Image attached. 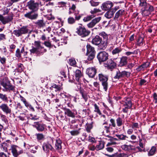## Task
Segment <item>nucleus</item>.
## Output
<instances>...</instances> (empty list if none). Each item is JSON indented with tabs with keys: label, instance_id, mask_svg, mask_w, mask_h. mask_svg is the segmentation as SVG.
Listing matches in <instances>:
<instances>
[{
	"label": "nucleus",
	"instance_id": "59",
	"mask_svg": "<svg viewBox=\"0 0 157 157\" xmlns=\"http://www.w3.org/2000/svg\"><path fill=\"white\" fill-rule=\"evenodd\" d=\"M70 64L71 66H74L76 64V62L73 58H72L69 59Z\"/></svg>",
	"mask_w": 157,
	"mask_h": 157
},
{
	"label": "nucleus",
	"instance_id": "64",
	"mask_svg": "<svg viewBox=\"0 0 157 157\" xmlns=\"http://www.w3.org/2000/svg\"><path fill=\"white\" fill-rule=\"evenodd\" d=\"M21 53L20 49L17 48L16 51V56L17 57L20 58L21 57Z\"/></svg>",
	"mask_w": 157,
	"mask_h": 157
},
{
	"label": "nucleus",
	"instance_id": "51",
	"mask_svg": "<svg viewBox=\"0 0 157 157\" xmlns=\"http://www.w3.org/2000/svg\"><path fill=\"white\" fill-rule=\"evenodd\" d=\"M139 125L138 123L133 122L131 125V128L132 129L136 130V128H139Z\"/></svg>",
	"mask_w": 157,
	"mask_h": 157
},
{
	"label": "nucleus",
	"instance_id": "5",
	"mask_svg": "<svg viewBox=\"0 0 157 157\" xmlns=\"http://www.w3.org/2000/svg\"><path fill=\"white\" fill-rule=\"evenodd\" d=\"M154 10L153 6L148 3L143 8H141V13L144 16H148L154 11Z\"/></svg>",
	"mask_w": 157,
	"mask_h": 157
},
{
	"label": "nucleus",
	"instance_id": "24",
	"mask_svg": "<svg viewBox=\"0 0 157 157\" xmlns=\"http://www.w3.org/2000/svg\"><path fill=\"white\" fill-rule=\"evenodd\" d=\"M115 136L118 138V140H128L129 142H130L132 143L133 142V141L129 140H128L129 139V138L126 135H124L123 134H116Z\"/></svg>",
	"mask_w": 157,
	"mask_h": 157
},
{
	"label": "nucleus",
	"instance_id": "52",
	"mask_svg": "<svg viewBox=\"0 0 157 157\" xmlns=\"http://www.w3.org/2000/svg\"><path fill=\"white\" fill-rule=\"evenodd\" d=\"M80 129H79V130H72L70 132V133L71 135L72 136H76L79 133V130Z\"/></svg>",
	"mask_w": 157,
	"mask_h": 157
},
{
	"label": "nucleus",
	"instance_id": "37",
	"mask_svg": "<svg viewBox=\"0 0 157 157\" xmlns=\"http://www.w3.org/2000/svg\"><path fill=\"white\" fill-rule=\"evenodd\" d=\"M34 43L35 48L37 49H39L44 48L41 45V42L40 41H34Z\"/></svg>",
	"mask_w": 157,
	"mask_h": 157
},
{
	"label": "nucleus",
	"instance_id": "30",
	"mask_svg": "<svg viewBox=\"0 0 157 157\" xmlns=\"http://www.w3.org/2000/svg\"><path fill=\"white\" fill-rule=\"evenodd\" d=\"M124 121L120 117H118L116 119V124L117 127H121L124 124Z\"/></svg>",
	"mask_w": 157,
	"mask_h": 157
},
{
	"label": "nucleus",
	"instance_id": "9",
	"mask_svg": "<svg viewBox=\"0 0 157 157\" xmlns=\"http://www.w3.org/2000/svg\"><path fill=\"white\" fill-rule=\"evenodd\" d=\"M62 109L64 111L65 115L67 117L75 118L76 115L77 114V112L75 109H73L71 110L66 107H63Z\"/></svg>",
	"mask_w": 157,
	"mask_h": 157
},
{
	"label": "nucleus",
	"instance_id": "16",
	"mask_svg": "<svg viewBox=\"0 0 157 157\" xmlns=\"http://www.w3.org/2000/svg\"><path fill=\"white\" fill-rule=\"evenodd\" d=\"M36 12L31 11L25 14L24 16L25 17L31 20L36 19L38 17V13L35 12Z\"/></svg>",
	"mask_w": 157,
	"mask_h": 157
},
{
	"label": "nucleus",
	"instance_id": "38",
	"mask_svg": "<svg viewBox=\"0 0 157 157\" xmlns=\"http://www.w3.org/2000/svg\"><path fill=\"white\" fill-rule=\"evenodd\" d=\"M0 99L2 101L6 102H8V100L6 94L0 93Z\"/></svg>",
	"mask_w": 157,
	"mask_h": 157
},
{
	"label": "nucleus",
	"instance_id": "60",
	"mask_svg": "<svg viewBox=\"0 0 157 157\" xmlns=\"http://www.w3.org/2000/svg\"><path fill=\"white\" fill-rule=\"evenodd\" d=\"M38 49L36 48L33 47L32 49L30 50V51L31 53L34 54L38 52Z\"/></svg>",
	"mask_w": 157,
	"mask_h": 157
},
{
	"label": "nucleus",
	"instance_id": "42",
	"mask_svg": "<svg viewBox=\"0 0 157 157\" xmlns=\"http://www.w3.org/2000/svg\"><path fill=\"white\" fill-rule=\"evenodd\" d=\"M36 136L38 141L43 140L44 139V136L42 133L36 134Z\"/></svg>",
	"mask_w": 157,
	"mask_h": 157
},
{
	"label": "nucleus",
	"instance_id": "39",
	"mask_svg": "<svg viewBox=\"0 0 157 157\" xmlns=\"http://www.w3.org/2000/svg\"><path fill=\"white\" fill-rule=\"evenodd\" d=\"M76 21H77V20L72 17H69L67 19V22L68 24L70 25L75 24Z\"/></svg>",
	"mask_w": 157,
	"mask_h": 157
},
{
	"label": "nucleus",
	"instance_id": "33",
	"mask_svg": "<svg viewBox=\"0 0 157 157\" xmlns=\"http://www.w3.org/2000/svg\"><path fill=\"white\" fill-rule=\"evenodd\" d=\"M105 142L103 141H100L99 144L96 146V150L99 151L102 149L104 147Z\"/></svg>",
	"mask_w": 157,
	"mask_h": 157
},
{
	"label": "nucleus",
	"instance_id": "49",
	"mask_svg": "<svg viewBox=\"0 0 157 157\" xmlns=\"http://www.w3.org/2000/svg\"><path fill=\"white\" fill-rule=\"evenodd\" d=\"M101 12V10L97 8H94L93 10H91L90 12L91 14V15H93L94 16V17L96 16L95 14L98 12Z\"/></svg>",
	"mask_w": 157,
	"mask_h": 157
},
{
	"label": "nucleus",
	"instance_id": "26",
	"mask_svg": "<svg viewBox=\"0 0 157 157\" xmlns=\"http://www.w3.org/2000/svg\"><path fill=\"white\" fill-rule=\"evenodd\" d=\"M127 59L128 58L126 56H122L120 59L119 66L120 67H123L127 65L128 63Z\"/></svg>",
	"mask_w": 157,
	"mask_h": 157
},
{
	"label": "nucleus",
	"instance_id": "2",
	"mask_svg": "<svg viewBox=\"0 0 157 157\" xmlns=\"http://www.w3.org/2000/svg\"><path fill=\"white\" fill-rule=\"evenodd\" d=\"M98 77L99 80L101 83L104 90L105 91H107L108 87V76L101 73L98 74Z\"/></svg>",
	"mask_w": 157,
	"mask_h": 157
},
{
	"label": "nucleus",
	"instance_id": "4",
	"mask_svg": "<svg viewBox=\"0 0 157 157\" xmlns=\"http://www.w3.org/2000/svg\"><path fill=\"white\" fill-rule=\"evenodd\" d=\"M29 31L28 26H23L18 29L13 31V33L17 37L21 36L23 34L28 33Z\"/></svg>",
	"mask_w": 157,
	"mask_h": 157
},
{
	"label": "nucleus",
	"instance_id": "8",
	"mask_svg": "<svg viewBox=\"0 0 157 157\" xmlns=\"http://www.w3.org/2000/svg\"><path fill=\"white\" fill-rule=\"evenodd\" d=\"M92 43L93 44L98 46L99 49L105 50L106 48L104 46H102V38L99 36H96L93 39Z\"/></svg>",
	"mask_w": 157,
	"mask_h": 157
},
{
	"label": "nucleus",
	"instance_id": "50",
	"mask_svg": "<svg viewBox=\"0 0 157 157\" xmlns=\"http://www.w3.org/2000/svg\"><path fill=\"white\" fill-rule=\"evenodd\" d=\"M43 44L47 47L49 48H51L54 46L55 48H56L55 45H52L51 43L48 41H45Z\"/></svg>",
	"mask_w": 157,
	"mask_h": 157
},
{
	"label": "nucleus",
	"instance_id": "19",
	"mask_svg": "<svg viewBox=\"0 0 157 157\" xmlns=\"http://www.w3.org/2000/svg\"><path fill=\"white\" fill-rule=\"evenodd\" d=\"M105 65V66L108 69H110L112 70L115 68L117 64L113 60L109 59L108 60Z\"/></svg>",
	"mask_w": 157,
	"mask_h": 157
},
{
	"label": "nucleus",
	"instance_id": "3",
	"mask_svg": "<svg viewBox=\"0 0 157 157\" xmlns=\"http://www.w3.org/2000/svg\"><path fill=\"white\" fill-rule=\"evenodd\" d=\"M87 52L86 54L87 59L89 61L92 60L95 57L96 51L94 47L90 44L86 45Z\"/></svg>",
	"mask_w": 157,
	"mask_h": 157
},
{
	"label": "nucleus",
	"instance_id": "21",
	"mask_svg": "<svg viewBox=\"0 0 157 157\" xmlns=\"http://www.w3.org/2000/svg\"><path fill=\"white\" fill-rule=\"evenodd\" d=\"M101 17H96L93 19L89 23L87 24V26L89 28H91L93 27L97 23H98L101 20Z\"/></svg>",
	"mask_w": 157,
	"mask_h": 157
},
{
	"label": "nucleus",
	"instance_id": "28",
	"mask_svg": "<svg viewBox=\"0 0 157 157\" xmlns=\"http://www.w3.org/2000/svg\"><path fill=\"white\" fill-rule=\"evenodd\" d=\"M62 141L59 139H56L55 147L56 150H59L62 149Z\"/></svg>",
	"mask_w": 157,
	"mask_h": 157
},
{
	"label": "nucleus",
	"instance_id": "57",
	"mask_svg": "<svg viewBox=\"0 0 157 157\" xmlns=\"http://www.w3.org/2000/svg\"><path fill=\"white\" fill-rule=\"evenodd\" d=\"M117 144V143L114 142L112 140H111L109 142L107 143L106 145V146H112L113 145H116Z\"/></svg>",
	"mask_w": 157,
	"mask_h": 157
},
{
	"label": "nucleus",
	"instance_id": "7",
	"mask_svg": "<svg viewBox=\"0 0 157 157\" xmlns=\"http://www.w3.org/2000/svg\"><path fill=\"white\" fill-rule=\"evenodd\" d=\"M10 150L11 151L14 157H18L19 155L23 152V150L21 148L14 145L11 146Z\"/></svg>",
	"mask_w": 157,
	"mask_h": 157
},
{
	"label": "nucleus",
	"instance_id": "61",
	"mask_svg": "<svg viewBox=\"0 0 157 157\" xmlns=\"http://www.w3.org/2000/svg\"><path fill=\"white\" fill-rule=\"evenodd\" d=\"M6 39V36L3 33L0 34V41L4 40Z\"/></svg>",
	"mask_w": 157,
	"mask_h": 157
},
{
	"label": "nucleus",
	"instance_id": "11",
	"mask_svg": "<svg viewBox=\"0 0 157 157\" xmlns=\"http://www.w3.org/2000/svg\"><path fill=\"white\" fill-rule=\"evenodd\" d=\"M109 54L105 51L100 52L97 55V58L100 63L104 62L108 59Z\"/></svg>",
	"mask_w": 157,
	"mask_h": 157
},
{
	"label": "nucleus",
	"instance_id": "48",
	"mask_svg": "<svg viewBox=\"0 0 157 157\" xmlns=\"http://www.w3.org/2000/svg\"><path fill=\"white\" fill-rule=\"evenodd\" d=\"M124 12V10H119L116 13L115 18H118L120 16L122 15Z\"/></svg>",
	"mask_w": 157,
	"mask_h": 157
},
{
	"label": "nucleus",
	"instance_id": "18",
	"mask_svg": "<svg viewBox=\"0 0 157 157\" xmlns=\"http://www.w3.org/2000/svg\"><path fill=\"white\" fill-rule=\"evenodd\" d=\"M113 6V3L109 1H107L102 3L101 6V8L103 10H109Z\"/></svg>",
	"mask_w": 157,
	"mask_h": 157
},
{
	"label": "nucleus",
	"instance_id": "14",
	"mask_svg": "<svg viewBox=\"0 0 157 157\" xmlns=\"http://www.w3.org/2000/svg\"><path fill=\"white\" fill-rule=\"evenodd\" d=\"M97 69L95 67H90L86 70V73L91 78H94L97 73Z\"/></svg>",
	"mask_w": 157,
	"mask_h": 157
},
{
	"label": "nucleus",
	"instance_id": "20",
	"mask_svg": "<svg viewBox=\"0 0 157 157\" xmlns=\"http://www.w3.org/2000/svg\"><path fill=\"white\" fill-rule=\"evenodd\" d=\"M2 85L6 91H14L15 90V86H12L9 82H3Z\"/></svg>",
	"mask_w": 157,
	"mask_h": 157
},
{
	"label": "nucleus",
	"instance_id": "54",
	"mask_svg": "<svg viewBox=\"0 0 157 157\" xmlns=\"http://www.w3.org/2000/svg\"><path fill=\"white\" fill-rule=\"evenodd\" d=\"M90 110L89 109H83L82 111V114L85 117L86 115L89 114Z\"/></svg>",
	"mask_w": 157,
	"mask_h": 157
},
{
	"label": "nucleus",
	"instance_id": "63",
	"mask_svg": "<svg viewBox=\"0 0 157 157\" xmlns=\"http://www.w3.org/2000/svg\"><path fill=\"white\" fill-rule=\"evenodd\" d=\"M18 68L20 71H21L23 70V66L22 64L20 63L17 64Z\"/></svg>",
	"mask_w": 157,
	"mask_h": 157
},
{
	"label": "nucleus",
	"instance_id": "23",
	"mask_svg": "<svg viewBox=\"0 0 157 157\" xmlns=\"http://www.w3.org/2000/svg\"><path fill=\"white\" fill-rule=\"evenodd\" d=\"M82 74L80 70L77 69L75 72V78L78 82H80V78L82 76Z\"/></svg>",
	"mask_w": 157,
	"mask_h": 157
},
{
	"label": "nucleus",
	"instance_id": "6",
	"mask_svg": "<svg viewBox=\"0 0 157 157\" xmlns=\"http://www.w3.org/2000/svg\"><path fill=\"white\" fill-rule=\"evenodd\" d=\"M14 15L12 12L9 13L8 15L4 17L0 14V21L3 24H6L11 21L13 19Z\"/></svg>",
	"mask_w": 157,
	"mask_h": 157
},
{
	"label": "nucleus",
	"instance_id": "25",
	"mask_svg": "<svg viewBox=\"0 0 157 157\" xmlns=\"http://www.w3.org/2000/svg\"><path fill=\"white\" fill-rule=\"evenodd\" d=\"M36 26L38 29L43 28L45 25L43 19L37 20L35 22Z\"/></svg>",
	"mask_w": 157,
	"mask_h": 157
},
{
	"label": "nucleus",
	"instance_id": "55",
	"mask_svg": "<svg viewBox=\"0 0 157 157\" xmlns=\"http://www.w3.org/2000/svg\"><path fill=\"white\" fill-rule=\"evenodd\" d=\"M147 81L144 79H141L140 80V82L139 85L140 86H142V85H146Z\"/></svg>",
	"mask_w": 157,
	"mask_h": 157
},
{
	"label": "nucleus",
	"instance_id": "45",
	"mask_svg": "<svg viewBox=\"0 0 157 157\" xmlns=\"http://www.w3.org/2000/svg\"><path fill=\"white\" fill-rule=\"evenodd\" d=\"M144 39L141 37H140L137 41V45L139 46H142L143 44Z\"/></svg>",
	"mask_w": 157,
	"mask_h": 157
},
{
	"label": "nucleus",
	"instance_id": "40",
	"mask_svg": "<svg viewBox=\"0 0 157 157\" xmlns=\"http://www.w3.org/2000/svg\"><path fill=\"white\" fill-rule=\"evenodd\" d=\"M139 6L142 8H143L148 3L147 0H139Z\"/></svg>",
	"mask_w": 157,
	"mask_h": 157
},
{
	"label": "nucleus",
	"instance_id": "31",
	"mask_svg": "<svg viewBox=\"0 0 157 157\" xmlns=\"http://www.w3.org/2000/svg\"><path fill=\"white\" fill-rule=\"evenodd\" d=\"M80 94H81L82 96L83 99H84L85 101H87L88 99L87 96V93L86 91L83 89L79 91Z\"/></svg>",
	"mask_w": 157,
	"mask_h": 157
},
{
	"label": "nucleus",
	"instance_id": "1",
	"mask_svg": "<svg viewBox=\"0 0 157 157\" xmlns=\"http://www.w3.org/2000/svg\"><path fill=\"white\" fill-rule=\"evenodd\" d=\"M75 32L82 38L88 36L90 33V31L86 29L81 24H79L76 27Z\"/></svg>",
	"mask_w": 157,
	"mask_h": 157
},
{
	"label": "nucleus",
	"instance_id": "44",
	"mask_svg": "<svg viewBox=\"0 0 157 157\" xmlns=\"http://www.w3.org/2000/svg\"><path fill=\"white\" fill-rule=\"evenodd\" d=\"M94 17L93 15H90L85 17L83 19V21L84 22H86L91 20L92 18Z\"/></svg>",
	"mask_w": 157,
	"mask_h": 157
},
{
	"label": "nucleus",
	"instance_id": "13",
	"mask_svg": "<svg viewBox=\"0 0 157 157\" xmlns=\"http://www.w3.org/2000/svg\"><path fill=\"white\" fill-rule=\"evenodd\" d=\"M42 148L43 151L47 154H49L50 151H53L54 149L48 141L43 143Z\"/></svg>",
	"mask_w": 157,
	"mask_h": 157
},
{
	"label": "nucleus",
	"instance_id": "58",
	"mask_svg": "<svg viewBox=\"0 0 157 157\" xmlns=\"http://www.w3.org/2000/svg\"><path fill=\"white\" fill-rule=\"evenodd\" d=\"M104 128L106 132L107 133L110 132V130L112 129V128L109 125V126H105Z\"/></svg>",
	"mask_w": 157,
	"mask_h": 157
},
{
	"label": "nucleus",
	"instance_id": "34",
	"mask_svg": "<svg viewBox=\"0 0 157 157\" xmlns=\"http://www.w3.org/2000/svg\"><path fill=\"white\" fill-rule=\"evenodd\" d=\"M156 151V147L155 146H152L148 153V156H151L153 155L155 153Z\"/></svg>",
	"mask_w": 157,
	"mask_h": 157
},
{
	"label": "nucleus",
	"instance_id": "32",
	"mask_svg": "<svg viewBox=\"0 0 157 157\" xmlns=\"http://www.w3.org/2000/svg\"><path fill=\"white\" fill-rule=\"evenodd\" d=\"M115 11L113 10H109L105 14V16L107 18H110L113 16Z\"/></svg>",
	"mask_w": 157,
	"mask_h": 157
},
{
	"label": "nucleus",
	"instance_id": "46",
	"mask_svg": "<svg viewBox=\"0 0 157 157\" xmlns=\"http://www.w3.org/2000/svg\"><path fill=\"white\" fill-rule=\"evenodd\" d=\"M9 144L6 142H4L1 144V147L3 151L7 150V147H8Z\"/></svg>",
	"mask_w": 157,
	"mask_h": 157
},
{
	"label": "nucleus",
	"instance_id": "56",
	"mask_svg": "<svg viewBox=\"0 0 157 157\" xmlns=\"http://www.w3.org/2000/svg\"><path fill=\"white\" fill-rule=\"evenodd\" d=\"M90 2L91 6H98L99 3V2H95L93 0H91Z\"/></svg>",
	"mask_w": 157,
	"mask_h": 157
},
{
	"label": "nucleus",
	"instance_id": "12",
	"mask_svg": "<svg viewBox=\"0 0 157 157\" xmlns=\"http://www.w3.org/2000/svg\"><path fill=\"white\" fill-rule=\"evenodd\" d=\"M130 73L128 72L125 71L121 72L118 70L116 72L115 75L113 77L114 79H119L125 77H127L129 76Z\"/></svg>",
	"mask_w": 157,
	"mask_h": 157
},
{
	"label": "nucleus",
	"instance_id": "17",
	"mask_svg": "<svg viewBox=\"0 0 157 157\" xmlns=\"http://www.w3.org/2000/svg\"><path fill=\"white\" fill-rule=\"evenodd\" d=\"M34 124L33 126L38 131L42 132L44 130L46 127L45 124L40 123L39 122H34Z\"/></svg>",
	"mask_w": 157,
	"mask_h": 157
},
{
	"label": "nucleus",
	"instance_id": "43",
	"mask_svg": "<svg viewBox=\"0 0 157 157\" xmlns=\"http://www.w3.org/2000/svg\"><path fill=\"white\" fill-rule=\"evenodd\" d=\"M52 88L56 89V91H60L62 89V88L59 85H58L55 84H54L52 85L51 87L50 88L51 89Z\"/></svg>",
	"mask_w": 157,
	"mask_h": 157
},
{
	"label": "nucleus",
	"instance_id": "29",
	"mask_svg": "<svg viewBox=\"0 0 157 157\" xmlns=\"http://www.w3.org/2000/svg\"><path fill=\"white\" fill-rule=\"evenodd\" d=\"M122 51V49L120 47L115 48L113 50L112 52V54L113 55H116L117 56H119V53Z\"/></svg>",
	"mask_w": 157,
	"mask_h": 157
},
{
	"label": "nucleus",
	"instance_id": "47",
	"mask_svg": "<svg viewBox=\"0 0 157 157\" xmlns=\"http://www.w3.org/2000/svg\"><path fill=\"white\" fill-rule=\"evenodd\" d=\"M110 123L109 125L112 127L115 128L116 127V124L115 121L114 119L111 118L110 120Z\"/></svg>",
	"mask_w": 157,
	"mask_h": 157
},
{
	"label": "nucleus",
	"instance_id": "22",
	"mask_svg": "<svg viewBox=\"0 0 157 157\" xmlns=\"http://www.w3.org/2000/svg\"><path fill=\"white\" fill-rule=\"evenodd\" d=\"M0 108L6 114H10L11 112V109L6 104H2L0 105Z\"/></svg>",
	"mask_w": 157,
	"mask_h": 157
},
{
	"label": "nucleus",
	"instance_id": "53",
	"mask_svg": "<svg viewBox=\"0 0 157 157\" xmlns=\"http://www.w3.org/2000/svg\"><path fill=\"white\" fill-rule=\"evenodd\" d=\"M131 145H127L126 144H124V145H122L121 146V148L123 150H124L125 151H128L129 150L128 147H131Z\"/></svg>",
	"mask_w": 157,
	"mask_h": 157
},
{
	"label": "nucleus",
	"instance_id": "62",
	"mask_svg": "<svg viewBox=\"0 0 157 157\" xmlns=\"http://www.w3.org/2000/svg\"><path fill=\"white\" fill-rule=\"evenodd\" d=\"M150 63L148 62H146L144 63L141 65L143 66V68L144 69L145 68H146L148 67L149 66Z\"/></svg>",
	"mask_w": 157,
	"mask_h": 157
},
{
	"label": "nucleus",
	"instance_id": "27",
	"mask_svg": "<svg viewBox=\"0 0 157 157\" xmlns=\"http://www.w3.org/2000/svg\"><path fill=\"white\" fill-rule=\"evenodd\" d=\"M123 102H124L123 104L124 106H128L131 108L132 107V101L129 98H125Z\"/></svg>",
	"mask_w": 157,
	"mask_h": 157
},
{
	"label": "nucleus",
	"instance_id": "10",
	"mask_svg": "<svg viewBox=\"0 0 157 157\" xmlns=\"http://www.w3.org/2000/svg\"><path fill=\"white\" fill-rule=\"evenodd\" d=\"M27 6L29 9L33 11H37L39 8L38 3L35 2L34 0H30L27 3Z\"/></svg>",
	"mask_w": 157,
	"mask_h": 157
},
{
	"label": "nucleus",
	"instance_id": "35",
	"mask_svg": "<svg viewBox=\"0 0 157 157\" xmlns=\"http://www.w3.org/2000/svg\"><path fill=\"white\" fill-rule=\"evenodd\" d=\"M10 10V9L8 8L7 6V7H3V8L1 10V11L3 13L2 15L3 16L9 14L8 13Z\"/></svg>",
	"mask_w": 157,
	"mask_h": 157
},
{
	"label": "nucleus",
	"instance_id": "41",
	"mask_svg": "<svg viewBox=\"0 0 157 157\" xmlns=\"http://www.w3.org/2000/svg\"><path fill=\"white\" fill-rule=\"evenodd\" d=\"M94 112L97 113L99 115H101L102 114L101 113L99 109V107L97 104L96 103L94 104Z\"/></svg>",
	"mask_w": 157,
	"mask_h": 157
},
{
	"label": "nucleus",
	"instance_id": "15",
	"mask_svg": "<svg viewBox=\"0 0 157 157\" xmlns=\"http://www.w3.org/2000/svg\"><path fill=\"white\" fill-rule=\"evenodd\" d=\"M99 35L101 37V38H102V46H104V47L106 48L108 45V35L104 32L100 33Z\"/></svg>",
	"mask_w": 157,
	"mask_h": 157
},
{
	"label": "nucleus",
	"instance_id": "36",
	"mask_svg": "<svg viewBox=\"0 0 157 157\" xmlns=\"http://www.w3.org/2000/svg\"><path fill=\"white\" fill-rule=\"evenodd\" d=\"M93 122L90 124H86V125L85 128L86 131L88 133L90 132L91 129L93 128Z\"/></svg>",
	"mask_w": 157,
	"mask_h": 157
}]
</instances>
